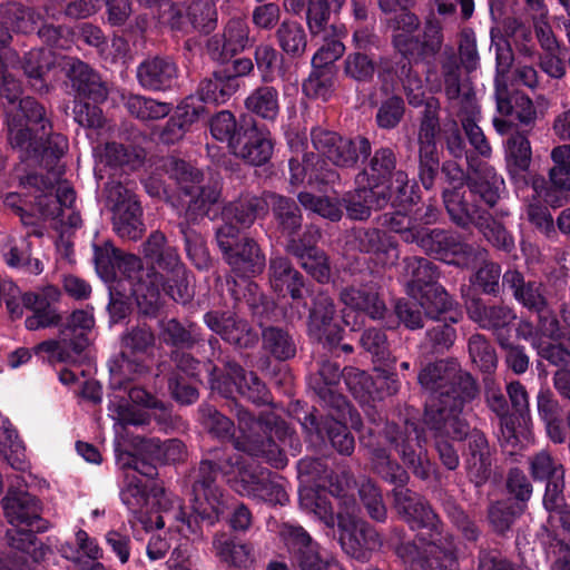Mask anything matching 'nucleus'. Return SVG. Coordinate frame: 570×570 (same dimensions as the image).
<instances>
[{
  "label": "nucleus",
  "mask_w": 570,
  "mask_h": 570,
  "mask_svg": "<svg viewBox=\"0 0 570 570\" xmlns=\"http://www.w3.org/2000/svg\"><path fill=\"white\" fill-rule=\"evenodd\" d=\"M268 205L273 207L281 227L288 234L301 226L296 204L278 195H268L264 199L246 195L223 209V224L216 229V240L224 259L238 277H253L265 267V257L258 245L250 238L240 240L238 234L242 228H248Z\"/></svg>",
  "instance_id": "1"
},
{
  "label": "nucleus",
  "mask_w": 570,
  "mask_h": 570,
  "mask_svg": "<svg viewBox=\"0 0 570 570\" xmlns=\"http://www.w3.org/2000/svg\"><path fill=\"white\" fill-rule=\"evenodd\" d=\"M242 435L234 442L236 453L219 463V469L227 482L239 495H254L264 499L266 495L282 499L286 497L279 484L269 481L265 471L257 469L249 462L254 458H263L275 468H284L287 463L278 445L272 439L273 433L278 435L279 428L269 426V421L252 420L243 426Z\"/></svg>",
  "instance_id": "2"
},
{
  "label": "nucleus",
  "mask_w": 570,
  "mask_h": 570,
  "mask_svg": "<svg viewBox=\"0 0 570 570\" xmlns=\"http://www.w3.org/2000/svg\"><path fill=\"white\" fill-rule=\"evenodd\" d=\"M392 502L399 518L419 531L416 538L425 546L422 550L413 540L394 544L395 554L412 570H439L445 557H456L453 538L444 533L443 524L429 501Z\"/></svg>",
  "instance_id": "3"
},
{
  "label": "nucleus",
  "mask_w": 570,
  "mask_h": 570,
  "mask_svg": "<svg viewBox=\"0 0 570 570\" xmlns=\"http://www.w3.org/2000/svg\"><path fill=\"white\" fill-rule=\"evenodd\" d=\"M156 261L160 271L141 269L140 259L136 256H128L124 259L125 265L137 269L135 277L129 275V278H136V282L131 283V294L140 312L146 315L157 312L164 295L183 304H186L193 296L187 272L174 247L167 246Z\"/></svg>",
  "instance_id": "4"
},
{
  "label": "nucleus",
  "mask_w": 570,
  "mask_h": 570,
  "mask_svg": "<svg viewBox=\"0 0 570 570\" xmlns=\"http://www.w3.org/2000/svg\"><path fill=\"white\" fill-rule=\"evenodd\" d=\"M421 386L431 393L426 402L425 413L431 403L435 409H445L444 415L453 420V433L455 438H462L466 433V422L461 417L463 405L473 400L478 393L474 380L468 373L461 371L454 360H442L426 365L419 373Z\"/></svg>",
  "instance_id": "5"
},
{
  "label": "nucleus",
  "mask_w": 570,
  "mask_h": 570,
  "mask_svg": "<svg viewBox=\"0 0 570 570\" xmlns=\"http://www.w3.org/2000/svg\"><path fill=\"white\" fill-rule=\"evenodd\" d=\"M335 512L332 501H298L303 510L312 512L327 528L337 525L342 550L357 561H367L371 553L381 547L377 531L367 522L350 513L357 501H338Z\"/></svg>",
  "instance_id": "6"
},
{
  "label": "nucleus",
  "mask_w": 570,
  "mask_h": 570,
  "mask_svg": "<svg viewBox=\"0 0 570 570\" xmlns=\"http://www.w3.org/2000/svg\"><path fill=\"white\" fill-rule=\"evenodd\" d=\"M9 139L14 148L26 155L43 159H58L68 148L65 136L51 134L45 109L36 100L26 97L19 102L17 119L9 124Z\"/></svg>",
  "instance_id": "7"
},
{
  "label": "nucleus",
  "mask_w": 570,
  "mask_h": 570,
  "mask_svg": "<svg viewBox=\"0 0 570 570\" xmlns=\"http://www.w3.org/2000/svg\"><path fill=\"white\" fill-rule=\"evenodd\" d=\"M445 409H435V404L431 403L428 412L424 414L426 426L434 431L436 450L442 463L449 469L454 470L459 465V455L453 446L446 441L450 436L453 440H463L469 435L470 455L466 459V469L469 476L476 484H481L490 476V458L489 446L483 433L472 431L469 433L466 424V433L462 438H455L453 433V420L444 415Z\"/></svg>",
  "instance_id": "8"
},
{
  "label": "nucleus",
  "mask_w": 570,
  "mask_h": 570,
  "mask_svg": "<svg viewBox=\"0 0 570 570\" xmlns=\"http://www.w3.org/2000/svg\"><path fill=\"white\" fill-rule=\"evenodd\" d=\"M4 515L12 529L6 537L9 546L27 556L32 561L41 562L53 553L51 539L42 542L36 533H43L51 527L50 522L40 515L39 501H1Z\"/></svg>",
  "instance_id": "9"
},
{
  "label": "nucleus",
  "mask_w": 570,
  "mask_h": 570,
  "mask_svg": "<svg viewBox=\"0 0 570 570\" xmlns=\"http://www.w3.org/2000/svg\"><path fill=\"white\" fill-rule=\"evenodd\" d=\"M414 243L446 264L460 267L468 268L478 263H484L487 257L484 249L463 243L459 236L443 229L420 227L416 230Z\"/></svg>",
  "instance_id": "10"
},
{
  "label": "nucleus",
  "mask_w": 570,
  "mask_h": 570,
  "mask_svg": "<svg viewBox=\"0 0 570 570\" xmlns=\"http://www.w3.org/2000/svg\"><path fill=\"white\" fill-rule=\"evenodd\" d=\"M393 42L396 50L409 61H419L435 55L442 45L441 31L428 27L421 39L420 22L415 14L402 11L395 17Z\"/></svg>",
  "instance_id": "11"
},
{
  "label": "nucleus",
  "mask_w": 570,
  "mask_h": 570,
  "mask_svg": "<svg viewBox=\"0 0 570 570\" xmlns=\"http://www.w3.org/2000/svg\"><path fill=\"white\" fill-rule=\"evenodd\" d=\"M94 323L91 313L76 311L61 328L59 338L40 343L36 347V352L48 353L52 360L59 362L75 363L90 344L89 332L92 330Z\"/></svg>",
  "instance_id": "12"
},
{
  "label": "nucleus",
  "mask_w": 570,
  "mask_h": 570,
  "mask_svg": "<svg viewBox=\"0 0 570 570\" xmlns=\"http://www.w3.org/2000/svg\"><path fill=\"white\" fill-rule=\"evenodd\" d=\"M168 173L186 198L181 202L183 205L187 206V213L190 216L207 215L210 206L219 198L220 189L218 184L200 186V171L184 160L170 159Z\"/></svg>",
  "instance_id": "13"
},
{
  "label": "nucleus",
  "mask_w": 570,
  "mask_h": 570,
  "mask_svg": "<svg viewBox=\"0 0 570 570\" xmlns=\"http://www.w3.org/2000/svg\"><path fill=\"white\" fill-rule=\"evenodd\" d=\"M107 205L112 210L115 232L121 237L136 240L144 233L141 208L136 196L119 183L106 186Z\"/></svg>",
  "instance_id": "14"
},
{
  "label": "nucleus",
  "mask_w": 570,
  "mask_h": 570,
  "mask_svg": "<svg viewBox=\"0 0 570 570\" xmlns=\"http://www.w3.org/2000/svg\"><path fill=\"white\" fill-rule=\"evenodd\" d=\"M311 136L318 154L337 167H352L360 157L370 155L371 146L365 138L347 139L322 128L313 129Z\"/></svg>",
  "instance_id": "15"
},
{
  "label": "nucleus",
  "mask_w": 570,
  "mask_h": 570,
  "mask_svg": "<svg viewBox=\"0 0 570 570\" xmlns=\"http://www.w3.org/2000/svg\"><path fill=\"white\" fill-rule=\"evenodd\" d=\"M512 57L508 49L497 53L498 75L495 78V99L498 111L503 115H514L524 125L532 124L538 118V111L533 101L523 94H508L504 75L511 66Z\"/></svg>",
  "instance_id": "16"
},
{
  "label": "nucleus",
  "mask_w": 570,
  "mask_h": 570,
  "mask_svg": "<svg viewBox=\"0 0 570 570\" xmlns=\"http://www.w3.org/2000/svg\"><path fill=\"white\" fill-rule=\"evenodd\" d=\"M160 8L161 21L173 29L188 31L191 28L207 33L216 26V9L212 0H195L185 12L170 2H163Z\"/></svg>",
  "instance_id": "17"
},
{
  "label": "nucleus",
  "mask_w": 570,
  "mask_h": 570,
  "mask_svg": "<svg viewBox=\"0 0 570 570\" xmlns=\"http://www.w3.org/2000/svg\"><path fill=\"white\" fill-rule=\"evenodd\" d=\"M209 382L214 391L226 397L232 396L236 391L255 404L268 401V391L265 384L254 373L246 374L235 363L227 364V375L224 380L216 377L214 370H209Z\"/></svg>",
  "instance_id": "18"
},
{
  "label": "nucleus",
  "mask_w": 570,
  "mask_h": 570,
  "mask_svg": "<svg viewBox=\"0 0 570 570\" xmlns=\"http://www.w3.org/2000/svg\"><path fill=\"white\" fill-rule=\"evenodd\" d=\"M424 441L425 438L413 422H406L403 432L391 436V442L395 444L404 464L421 479L430 478L433 472V466L422 448Z\"/></svg>",
  "instance_id": "19"
},
{
  "label": "nucleus",
  "mask_w": 570,
  "mask_h": 570,
  "mask_svg": "<svg viewBox=\"0 0 570 570\" xmlns=\"http://www.w3.org/2000/svg\"><path fill=\"white\" fill-rule=\"evenodd\" d=\"M335 306L325 293H320L313 301L308 316V334L324 346L333 347L341 341V327L334 322Z\"/></svg>",
  "instance_id": "20"
},
{
  "label": "nucleus",
  "mask_w": 570,
  "mask_h": 570,
  "mask_svg": "<svg viewBox=\"0 0 570 570\" xmlns=\"http://www.w3.org/2000/svg\"><path fill=\"white\" fill-rule=\"evenodd\" d=\"M341 301L345 305L342 312L343 321L353 331L363 324V314L375 320L381 318L385 312L384 303L372 289L346 288L341 293Z\"/></svg>",
  "instance_id": "21"
},
{
  "label": "nucleus",
  "mask_w": 570,
  "mask_h": 570,
  "mask_svg": "<svg viewBox=\"0 0 570 570\" xmlns=\"http://www.w3.org/2000/svg\"><path fill=\"white\" fill-rule=\"evenodd\" d=\"M320 232L315 228H308L301 239H292L287 248L312 277L320 283H325L330 279L331 271L327 257L315 247Z\"/></svg>",
  "instance_id": "22"
},
{
  "label": "nucleus",
  "mask_w": 570,
  "mask_h": 570,
  "mask_svg": "<svg viewBox=\"0 0 570 570\" xmlns=\"http://www.w3.org/2000/svg\"><path fill=\"white\" fill-rule=\"evenodd\" d=\"M232 153L250 165L265 164L273 154L271 132L256 125L243 129L242 135H238V140L232 144Z\"/></svg>",
  "instance_id": "23"
},
{
  "label": "nucleus",
  "mask_w": 570,
  "mask_h": 570,
  "mask_svg": "<svg viewBox=\"0 0 570 570\" xmlns=\"http://www.w3.org/2000/svg\"><path fill=\"white\" fill-rule=\"evenodd\" d=\"M438 119L425 117L419 131L420 179L422 185L430 189L439 170V155L436 148Z\"/></svg>",
  "instance_id": "24"
},
{
  "label": "nucleus",
  "mask_w": 570,
  "mask_h": 570,
  "mask_svg": "<svg viewBox=\"0 0 570 570\" xmlns=\"http://www.w3.org/2000/svg\"><path fill=\"white\" fill-rule=\"evenodd\" d=\"M205 322L225 341L239 347H247L257 338L256 333L248 327L246 322L236 320L230 313L209 312L205 315Z\"/></svg>",
  "instance_id": "25"
},
{
  "label": "nucleus",
  "mask_w": 570,
  "mask_h": 570,
  "mask_svg": "<svg viewBox=\"0 0 570 570\" xmlns=\"http://www.w3.org/2000/svg\"><path fill=\"white\" fill-rule=\"evenodd\" d=\"M58 296L59 292L53 286H48L42 293H26L22 296L24 307L33 312L24 322L28 330L36 331L58 322V314L50 305V302L56 301Z\"/></svg>",
  "instance_id": "26"
},
{
  "label": "nucleus",
  "mask_w": 570,
  "mask_h": 570,
  "mask_svg": "<svg viewBox=\"0 0 570 570\" xmlns=\"http://www.w3.org/2000/svg\"><path fill=\"white\" fill-rule=\"evenodd\" d=\"M177 76L176 65L167 59L155 57L145 60L137 69L139 83L149 90H166L170 88Z\"/></svg>",
  "instance_id": "27"
},
{
  "label": "nucleus",
  "mask_w": 570,
  "mask_h": 570,
  "mask_svg": "<svg viewBox=\"0 0 570 570\" xmlns=\"http://www.w3.org/2000/svg\"><path fill=\"white\" fill-rule=\"evenodd\" d=\"M269 282L272 288L278 295L289 294L293 299L303 297V277L285 257L275 256L271 258Z\"/></svg>",
  "instance_id": "28"
},
{
  "label": "nucleus",
  "mask_w": 570,
  "mask_h": 570,
  "mask_svg": "<svg viewBox=\"0 0 570 570\" xmlns=\"http://www.w3.org/2000/svg\"><path fill=\"white\" fill-rule=\"evenodd\" d=\"M531 159L532 150L528 137L521 132L513 134L505 144V161L511 178L527 185L525 174Z\"/></svg>",
  "instance_id": "29"
},
{
  "label": "nucleus",
  "mask_w": 570,
  "mask_h": 570,
  "mask_svg": "<svg viewBox=\"0 0 570 570\" xmlns=\"http://www.w3.org/2000/svg\"><path fill=\"white\" fill-rule=\"evenodd\" d=\"M347 215L352 219H366L372 209H380L387 204L386 193L379 190V185L373 184L368 187H358L345 199Z\"/></svg>",
  "instance_id": "30"
},
{
  "label": "nucleus",
  "mask_w": 570,
  "mask_h": 570,
  "mask_svg": "<svg viewBox=\"0 0 570 570\" xmlns=\"http://www.w3.org/2000/svg\"><path fill=\"white\" fill-rule=\"evenodd\" d=\"M480 116L479 107L473 97L464 95L460 99L459 118L468 136L470 144L483 157H490L492 149L482 131L478 126Z\"/></svg>",
  "instance_id": "31"
},
{
  "label": "nucleus",
  "mask_w": 570,
  "mask_h": 570,
  "mask_svg": "<svg viewBox=\"0 0 570 570\" xmlns=\"http://www.w3.org/2000/svg\"><path fill=\"white\" fill-rule=\"evenodd\" d=\"M204 101L199 97L189 96L185 98L178 106L175 117L171 118L161 134V138L166 142H174L181 138L186 127L194 124L200 115L205 112Z\"/></svg>",
  "instance_id": "32"
},
{
  "label": "nucleus",
  "mask_w": 570,
  "mask_h": 570,
  "mask_svg": "<svg viewBox=\"0 0 570 570\" xmlns=\"http://www.w3.org/2000/svg\"><path fill=\"white\" fill-rule=\"evenodd\" d=\"M405 272L407 276V293L414 299L438 286L439 277L434 265L426 258H409L405 262Z\"/></svg>",
  "instance_id": "33"
},
{
  "label": "nucleus",
  "mask_w": 570,
  "mask_h": 570,
  "mask_svg": "<svg viewBox=\"0 0 570 570\" xmlns=\"http://www.w3.org/2000/svg\"><path fill=\"white\" fill-rule=\"evenodd\" d=\"M503 285L513 291V295L523 306L539 314L546 313V298L541 285L534 282L524 283L518 271H508L503 275Z\"/></svg>",
  "instance_id": "34"
},
{
  "label": "nucleus",
  "mask_w": 570,
  "mask_h": 570,
  "mask_svg": "<svg viewBox=\"0 0 570 570\" xmlns=\"http://www.w3.org/2000/svg\"><path fill=\"white\" fill-rule=\"evenodd\" d=\"M69 76L79 96L91 99L94 102H100L107 98L106 86L88 65L81 61L72 63Z\"/></svg>",
  "instance_id": "35"
},
{
  "label": "nucleus",
  "mask_w": 570,
  "mask_h": 570,
  "mask_svg": "<svg viewBox=\"0 0 570 570\" xmlns=\"http://www.w3.org/2000/svg\"><path fill=\"white\" fill-rule=\"evenodd\" d=\"M97 166L122 167L135 169L142 164L145 154L141 149L126 148L122 145L111 142L104 147L95 148Z\"/></svg>",
  "instance_id": "36"
},
{
  "label": "nucleus",
  "mask_w": 570,
  "mask_h": 570,
  "mask_svg": "<svg viewBox=\"0 0 570 570\" xmlns=\"http://www.w3.org/2000/svg\"><path fill=\"white\" fill-rule=\"evenodd\" d=\"M214 544L222 561L232 567L246 569L254 562L252 547L236 535L223 533Z\"/></svg>",
  "instance_id": "37"
},
{
  "label": "nucleus",
  "mask_w": 570,
  "mask_h": 570,
  "mask_svg": "<svg viewBox=\"0 0 570 570\" xmlns=\"http://www.w3.org/2000/svg\"><path fill=\"white\" fill-rule=\"evenodd\" d=\"M474 175L470 193L479 194L489 206H494L504 188L503 178L488 164H481L475 168Z\"/></svg>",
  "instance_id": "38"
},
{
  "label": "nucleus",
  "mask_w": 570,
  "mask_h": 570,
  "mask_svg": "<svg viewBox=\"0 0 570 570\" xmlns=\"http://www.w3.org/2000/svg\"><path fill=\"white\" fill-rule=\"evenodd\" d=\"M238 87L236 77L215 73L213 78L200 82L197 92L202 101L220 105L225 104L237 91Z\"/></svg>",
  "instance_id": "39"
},
{
  "label": "nucleus",
  "mask_w": 570,
  "mask_h": 570,
  "mask_svg": "<svg viewBox=\"0 0 570 570\" xmlns=\"http://www.w3.org/2000/svg\"><path fill=\"white\" fill-rule=\"evenodd\" d=\"M76 543L78 546L77 551H73L72 546L69 543L61 546L60 551L62 556L67 559H72L73 557H69L68 550L72 553L81 551L88 559L82 560L81 558H77L80 570H107L106 567L99 562V559L102 558V549L99 547L96 539L89 537L85 530L79 529L76 532Z\"/></svg>",
  "instance_id": "40"
},
{
  "label": "nucleus",
  "mask_w": 570,
  "mask_h": 570,
  "mask_svg": "<svg viewBox=\"0 0 570 570\" xmlns=\"http://www.w3.org/2000/svg\"><path fill=\"white\" fill-rule=\"evenodd\" d=\"M189 503L188 507H179L176 518L187 525L190 533H198L203 522L213 525L218 520V509L212 501H189Z\"/></svg>",
  "instance_id": "41"
},
{
  "label": "nucleus",
  "mask_w": 570,
  "mask_h": 570,
  "mask_svg": "<svg viewBox=\"0 0 570 570\" xmlns=\"http://www.w3.org/2000/svg\"><path fill=\"white\" fill-rule=\"evenodd\" d=\"M468 313L483 328L500 330L509 325L515 315L507 306H483L479 301L468 305Z\"/></svg>",
  "instance_id": "42"
},
{
  "label": "nucleus",
  "mask_w": 570,
  "mask_h": 570,
  "mask_svg": "<svg viewBox=\"0 0 570 570\" xmlns=\"http://www.w3.org/2000/svg\"><path fill=\"white\" fill-rule=\"evenodd\" d=\"M245 107L263 119L274 120L279 112L278 91L274 87H258L246 98Z\"/></svg>",
  "instance_id": "43"
},
{
  "label": "nucleus",
  "mask_w": 570,
  "mask_h": 570,
  "mask_svg": "<svg viewBox=\"0 0 570 570\" xmlns=\"http://www.w3.org/2000/svg\"><path fill=\"white\" fill-rule=\"evenodd\" d=\"M464 194L461 188L456 187L453 190H445L443 194L449 215L453 222L462 226L475 224L478 219L483 218V213L465 202Z\"/></svg>",
  "instance_id": "44"
},
{
  "label": "nucleus",
  "mask_w": 570,
  "mask_h": 570,
  "mask_svg": "<svg viewBox=\"0 0 570 570\" xmlns=\"http://www.w3.org/2000/svg\"><path fill=\"white\" fill-rule=\"evenodd\" d=\"M6 263L21 269L24 273L39 275L43 271V265L38 258H32L30 247L26 240L20 244L14 242L7 243L2 248Z\"/></svg>",
  "instance_id": "45"
},
{
  "label": "nucleus",
  "mask_w": 570,
  "mask_h": 570,
  "mask_svg": "<svg viewBox=\"0 0 570 570\" xmlns=\"http://www.w3.org/2000/svg\"><path fill=\"white\" fill-rule=\"evenodd\" d=\"M527 501H493L489 508V521L493 529L503 534L510 530L512 523L520 517Z\"/></svg>",
  "instance_id": "46"
},
{
  "label": "nucleus",
  "mask_w": 570,
  "mask_h": 570,
  "mask_svg": "<svg viewBox=\"0 0 570 570\" xmlns=\"http://www.w3.org/2000/svg\"><path fill=\"white\" fill-rule=\"evenodd\" d=\"M394 166L395 157L393 151L389 148H382L372 158L370 171L360 175L357 181L361 184L367 176L370 185L377 184L379 190L385 191L384 184L390 179Z\"/></svg>",
  "instance_id": "47"
},
{
  "label": "nucleus",
  "mask_w": 570,
  "mask_h": 570,
  "mask_svg": "<svg viewBox=\"0 0 570 570\" xmlns=\"http://www.w3.org/2000/svg\"><path fill=\"white\" fill-rule=\"evenodd\" d=\"M276 38L283 51L291 56H301L306 48V33L301 23L296 21H283L277 31Z\"/></svg>",
  "instance_id": "48"
},
{
  "label": "nucleus",
  "mask_w": 570,
  "mask_h": 570,
  "mask_svg": "<svg viewBox=\"0 0 570 570\" xmlns=\"http://www.w3.org/2000/svg\"><path fill=\"white\" fill-rule=\"evenodd\" d=\"M149 472L144 475L139 474L137 468H128L125 472V478L127 481V492L128 495L134 499H158L159 497L165 494L163 488L156 485V483L149 479L147 475H151L154 468L149 466Z\"/></svg>",
  "instance_id": "49"
},
{
  "label": "nucleus",
  "mask_w": 570,
  "mask_h": 570,
  "mask_svg": "<svg viewBox=\"0 0 570 570\" xmlns=\"http://www.w3.org/2000/svg\"><path fill=\"white\" fill-rule=\"evenodd\" d=\"M345 0H308L307 24L313 35H318L326 30V26L332 12H337Z\"/></svg>",
  "instance_id": "50"
},
{
  "label": "nucleus",
  "mask_w": 570,
  "mask_h": 570,
  "mask_svg": "<svg viewBox=\"0 0 570 570\" xmlns=\"http://www.w3.org/2000/svg\"><path fill=\"white\" fill-rule=\"evenodd\" d=\"M551 159L553 161L549 170L551 184L558 189L570 191V145L554 147Z\"/></svg>",
  "instance_id": "51"
},
{
  "label": "nucleus",
  "mask_w": 570,
  "mask_h": 570,
  "mask_svg": "<svg viewBox=\"0 0 570 570\" xmlns=\"http://www.w3.org/2000/svg\"><path fill=\"white\" fill-rule=\"evenodd\" d=\"M126 107L132 116L142 120L164 118L171 110L169 104L159 102L138 95L129 96L126 101Z\"/></svg>",
  "instance_id": "52"
},
{
  "label": "nucleus",
  "mask_w": 570,
  "mask_h": 570,
  "mask_svg": "<svg viewBox=\"0 0 570 570\" xmlns=\"http://www.w3.org/2000/svg\"><path fill=\"white\" fill-rule=\"evenodd\" d=\"M264 348L278 360H287L295 355L296 347L291 336L276 327L263 332Z\"/></svg>",
  "instance_id": "53"
},
{
  "label": "nucleus",
  "mask_w": 570,
  "mask_h": 570,
  "mask_svg": "<svg viewBox=\"0 0 570 570\" xmlns=\"http://www.w3.org/2000/svg\"><path fill=\"white\" fill-rule=\"evenodd\" d=\"M122 342V356L125 358L122 367L130 370L132 363L130 361V356L144 353L149 346H151L154 343V335L149 326L142 325L128 332Z\"/></svg>",
  "instance_id": "54"
},
{
  "label": "nucleus",
  "mask_w": 570,
  "mask_h": 570,
  "mask_svg": "<svg viewBox=\"0 0 570 570\" xmlns=\"http://www.w3.org/2000/svg\"><path fill=\"white\" fill-rule=\"evenodd\" d=\"M248 26L243 19L228 21L224 32L223 53L227 58L243 51L248 45Z\"/></svg>",
  "instance_id": "55"
},
{
  "label": "nucleus",
  "mask_w": 570,
  "mask_h": 570,
  "mask_svg": "<svg viewBox=\"0 0 570 570\" xmlns=\"http://www.w3.org/2000/svg\"><path fill=\"white\" fill-rule=\"evenodd\" d=\"M472 362L483 372L494 371L498 358L492 345L480 334L471 336L468 344Z\"/></svg>",
  "instance_id": "56"
},
{
  "label": "nucleus",
  "mask_w": 570,
  "mask_h": 570,
  "mask_svg": "<svg viewBox=\"0 0 570 570\" xmlns=\"http://www.w3.org/2000/svg\"><path fill=\"white\" fill-rule=\"evenodd\" d=\"M109 416L115 421V429L126 425H142L146 417L142 413L136 411L127 400L120 395H114L109 401Z\"/></svg>",
  "instance_id": "57"
},
{
  "label": "nucleus",
  "mask_w": 570,
  "mask_h": 570,
  "mask_svg": "<svg viewBox=\"0 0 570 570\" xmlns=\"http://www.w3.org/2000/svg\"><path fill=\"white\" fill-rule=\"evenodd\" d=\"M0 430L6 436V442L9 446V454L7 461L16 470H23L26 468L24 445L19 439L17 430L12 426L7 416L0 414Z\"/></svg>",
  "instance_id": "58"
},
{
  "label": "nucleus",
  "mask_w": 570,
  "mask_h": 570,
  "mask_svg": "<svg viewBox=\"0 0 570 570\" xmlns=\"http://www.w3.org/2000/svg\"><path fill=\"white\" fill-rule=\"evenodd\" d=\"M212 136L219 141L228 142L232 149V144L238 140V135L243 130L237 129V121L235 116L228 110H222L216 114L209 124Z\"/></svg>",
  "instance_id": "59"
},
{
  "label": "nucleus",
  "mask_w": 570,
  "mask_h": 570,
  "mask_svg": "<svg viewBox=\"0 0 570 570\" xmlns=\"http://www.w3.org/2000/svg\"><path fill=\"white\" fill-rule=\"evenodd\" d=\"M414 299L417 301L425 314L432 318L439 317L453 306V301L441 285L431 287L430 291Z\"/></svg>",
  "instance_id": "60"
},
{
  "label": "nucleus",
  "mask_w": 570,
  "mask_h": 570,
  "mask_svg": "<svg viewBox=\"0 0 570 570\" xmlns=\"http://www.w3.org/2000/svg\"><path fill=\"white\" fill-rule=\"evenodd\" d=\"M396 73L403 83L409 104L415 107L423 105L425 100V89L419 73L413 71L410 63L402 65Z\"/></svg>",
  "instance_id": "61"
},
{
  "label": "nucleus",
  "mask_w": 570,
  "mask_h": 570,
  "mask_svg": "<svg viewBox=\"0 0 570 570\" xmlns=\"http://www.w3.org/2000/svg\"><path fill=\"white\" fill-rule=\"evenodd\" d=\"M323 430L338 453L348 455L353 452L354 438L348 432L346 425L336 420L328 419L324 421L322 429H317V433L321 434Z\"/></svg>",
  "instance_id": "62"
},
{
  "label": "nucleus",
  "mask_w": 570,
  "mask_h": 570,
  "mask_svg": "<svg viewBox=\"0 0 570 570\" xmlns=\"http://www.w3.org/2000/svg\"><path fill=\"white\" fill-rule=\"evenodd\" d=\"M282 535L291 554V560H293L294 557L301 556L302 552H306L318 546L301 525L284 524Z\"/></svg>",
  "instance_id": "63"
},
{
  "label": "nucleus",
  "mask_w": 570,
  "mask_h": 570,
  "mask_svg": "<svg viewBox=\"0 0 570 570\" xmlns=\"http://www.w3.org/2000/svg\"><path fill=\"white\" fill-rule=\"evenodd\" d=\"M292 563L299 570H344L338 561L323 558L318 552V546L294 557Z\"/></svg>",
  "instance_id": "64"
}]
</instances>
